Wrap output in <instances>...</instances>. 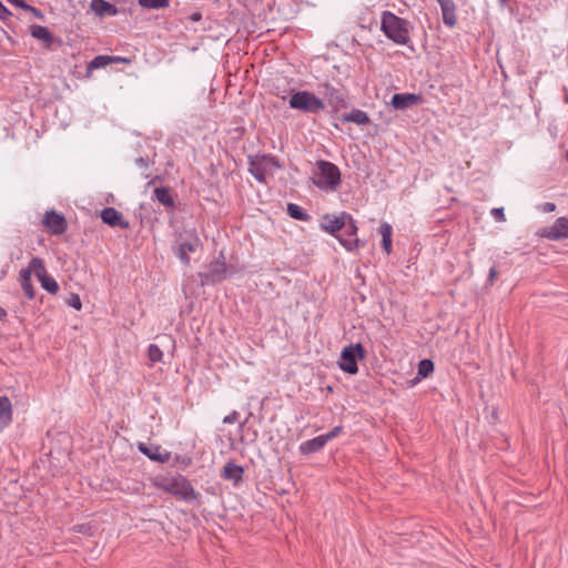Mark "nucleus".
<instances>
[{"label":"nucleus","instance_id":"5701e85b","mask_svg":"<svg viewBox=\"0 0 568 568\" xmlns=\"http://www.w3.org/2000/svg\"><path fill=\"white\" fill-rule=\"evenodd\" d=\"M226 265L223 261L215 260L209 265V274L213 281H220L225 277Z\"/></svg>","mask_w":568,"mask_h":568},{"label":"nucleus","instance_id":"f704fd0d","mask_svg":"<svg viewBox=\"0 0 568 568\" xmlns=\"http://www.w3.org/2000/svg\"><path fill=\"white\" fill-rule=\"evenodd\" d=\"M343 432V427L342 426H335L331 432H328L327 434H323V437L325 438V442L326 444L337 437L341 433Z\"/></svg>","mask_w":568,"mask_h":568},{"label":"nucleus","instance_id":"a18cd8bd","mask_svg":"<svg viewBox=\"0 0 568 568\" xmlns=\"http://www.w3.org/2000/svg\"><path fill=\"white\" fill-rule=\"evenodd\" d=\"M201 18V14L200 13H195L192 16V20L196 21Z\"/></svg>","mask_w":568,"mask_h":568},{"label":"nucleus","instance_id":"20e7f679","mask_svg":"<svg viewBox=\"0 0 568 568\" xmlns=\"http://www.w3.org/2000/svg\"><path fill=\"white\" fill-rule=\"evenodd\" d=\"M175 244V254L185 266L190 265V253L196 252L202 246V242L195 229L180 232L176 236Z\"/></svg>","mask_w":568,"mask_h":568},{"label":"nucleus","instance_id":"aec40b11","mask_svg":"<svg viewBox=\"0 0 568 568\" xmlns=\"http://www.w3.org/2000/svg\"><path fill=\"white\" fill-rule=\"evenodd\" d=\"M342 120L344 122H352L358 125H365L369 123L368 114L359 109H353L351 112L343 115Z\"/></svg>","mask_w":568,"mask_h":568},{"label":"nucleus","instance_id":"37998d69","mask_svg":"<svg viewBox=\"0 0 568 568\" xmlns=\"http://www.w3.org/2000/svg\"><path fill=\"white\" fill-rule=\"evenodd\" d=\"M7 316V311L0 306V320L4 318Z\"/></svg>","mask_w":568,"mask_h":568},{"label":"nucleus","instance_id":"b1692460","mask_svg":"<svg viewBox=\"0 0 568 568\" xmlns=\"http://www.w3.org/2000/svg\"><path fill=\"white\" fill-rule=\"evenodd\" d=\"M31 34H32L33 38L42 40L43 42H45L47 45H51L52 42H53V37H52L51 32L49 31V29L47 27L38 26V24L32 26L31 27Z\"/></svg>","mask_w":568,"mask_h":568},{"label":"nucleus","instance_id":"a19ab883","mask_svg":"<svg viewBox=\"0 0 568 568\" xmlns=\"http://www.w3.org/2000/svg\"><path fill=\"white\" fill-rule=\"evenodd\" d=\"M541 209H542V212L550 213L556 210V204L552 202H546L542 204Z\"/></svg>","mask_w":568,"mask_h":568},{"label":"nucleus","instance_id":"c03bdc74","mask_svg":"<svg viewBox=\"0 0 568 568\" xmlns=\"http://www.w3.org/2000/svg\"><path fill=\"white\" fill-rule=\"evenodd\" d=\"M343 233L338 234L337 236H344L345 239H352L353 236L351 234L345 233L344 230H342Z\"/></svg>","mask_w":568,"mask_h":568},{"label":"nucleus","instance_id":"f3484780","mask_svg":"<svg viewBox=\"0 0 568 568\" xmlns=\"http://www.w3.org/2000/svg\"><path fill=\"white\" fill-rule=\"evenodd\" d=\"M12 420V405L7 396H0V430L4 429Z\"/></svg>","mask_w":568,"mask_h":568},{"label":"nucleus","instance_id":"c85d7f7f","mask_svg":"<svg viewBox=\"0 0 568 568\" xmlns=\"http://www.w3.org/2000/svg\"><path fill=\"white\" fill-rule=\"evenodd\" d=\"M139 4L148 9H164L168 8L169 0H138Z\"/></svg>","mask_w":568,"mask_h":568},{"label":"nucleus","instance_id":"a211bd4d","mask_svg":"<svg viewBox=\"0 0 568 568\" xmlns=\"http://www.w3.org/2000/svg\"><path fill=\"white\" fill-rule=\"evenodd\" d=\"M326 445L323 435L303 442L300 446V452L304 455H310L320 452Z\"/></svg>","mask_w":568,"mask_h":568},{"label":"nucleus","instance_id":"f8f14e48","mask_svg":"<svg viewBox=\"0 0 568 568\" xmlns=\"http://www.w3.org/2000/svg\"><path fill=\"white\" fill-rule=\"evenodd\" d=\"M43 224L53 235H60L67 230L64 216L53 210L45 213Z\"/></svg>","mask_w":568,"mask_h":568},{"label":"nucleus","instance_id":"1a4fd4ad","mask_svg":"<svg viewBox=\"0 0 568 568\" xmlns=\"http://www.w3.org/2000/svg\"><path fill=\"white\" fill-rule=\"evenodd\" d=\"M540 235L551 241L568 239V219L558 217L551 226L542 229Z\"/></svg>","mask_w":568,"mask_h":568},{"label":"nucleus","instance_id":"9b49d317","mask_svg":"<svg viewBox=\"0 0 568 568\" xmlns=\"http://www.w3.org/2000/svg\"><path fill=\"white\" fill-rule=\"evenodd\" d=\"M100 216L103 223L111 227H120L122 230H128L130 227L129 221L125 220L123 214L114 207L103 209Z\"/></svg>","mask_w":568,"mask_h":568},{"label":"nucleus","instance_id":"9d476101","mask_svg":"<svg viewBox=\"0 0 568 568\" xmlns=\"http://www.w3.org/2000/svg\"><path fill=\"white\" fill-rule=\"evenodd\" d=\"M322 88V94L327 100V103L334 108L339 109L346 106V97L344 92L335 87H333L329 83H323L321 85Z\"/></svg>","mask_w":568,"mask_h":568},{"label":"nucleus","instance_id":"79ce46f5","mask_svg":"<svg viewBox=\"0 0 568 568\" xmlns=\"http://www.w3.org/2000/svg\"><path fill=\"white\" fill-rule=\"evenodd\" d=\"M496 275H497L496 267H491V268L489 270V281H490V282H493V281H494V278L496 277Z\"/></svg>","mask_w":568,"mask_h":568},{"label":"nucleus","instance_id":"ea45409f","mask_svg":"<svg viewBox=\"0 0 568 568\" xmlns=\"http://www.w3.org/2000/svg\"><path fill=\"white\" fill-rule=\"evenodd\" d=\"M135 163L141 169H148L150 166L149 158L140 156L139 159H136Z\"/></svg>","mask_w":568,"mask_h":568},{"label":"nucleus","instance_id":"6e6552de","mask_svg":"<svg viewBox=\"0 0 568 568\" xmlns=\"http://www.w3.org/2000/svg\"><path fill=\"white\" fill-rule=\"evenodd\" d=\"M276 164L274 158L268 155H262L256 158H250L248 172L258 181L264 183L266 176L270 173V165Z\"/></svg>","mask_w":568,"mask_h":568},{"label":"nucleus","instance_id":"58836bf2","mask_svg":"<svg viewBox=\"0 0 568 568\" xmlns=\"http://www.w3.org/2000/svg\"><path fill=\"white\" fill-rule=\"evenodd\" d=\"M239 416H240L239 413L236 410H234L223 418V423L224 424H233L237 420Z\"/></svg>","mask_w":568,"mask_h":568},{"label":"nucleus","instance_id":"4be33fe9","mask_svg":"<svg viewBox=\"0 0 568 568\" xmlns=\"http://www.w3.org/2000/svg\"><path fill=\"white\" fill-rule=\"evenodd\" d=\"M379 233L382 235V247L389 254L392 252V234L393 229L388 223H382L379 226Z\"/></svg>","mask_w":568,"mask_h":568},{"label":"nucleus","instance_id":"bb28decb","mask_svg":"<svg viewBox=\"0 0 568 568\" xmlns=\"http://www.w3.org/2000/svg\"><path fill=\"white\" fill-rule=\"evenodd\" d=\"M28 267L31 270V272L36 273V276L38 278H40V276L47 274L44 263L40 257H32Z\"/></svg>","mask_w":568,"mask_h":568},{"label":"nucleus","instance_id":"f03ea898","mask_svg":"<svg viewBox=\"0 0 568 568\" xmlns=\"http://www.w3.org/2000/svg\"><path fill=\"white\" fill-rule=\"evenodd\" d=\"M410 22L396 16L392 11H383L381 16V31L384 36L398 45H409Z\"/></svg>","mask_w":568,"mask_h":568},{"label":"nucleus","instance_id":"7c9ffc66","mask_svg":"<svg viewBox=\"0 0 568 568\" xmlns=\"http://www.w3.org/2000/svg\"><path fill=\"white\" fill-rule=\"evenodd\" d=\"M148 357L152 363L161 362L163 358V352L156 344H150L148 347Z\"/></svg>","mask_w":568,"mask_h":568},{"label":"nucleus","instance_id":"4468645a","mask_svg":"<svg viewBox=\"0 0 568 568\" xmlns=\"http://www.w3.org/2000/svg\"><path fill=\"white\" fill-rule=\"evenodd\" d=\"M90 8L100 18L114 17L119 13L116 6L105 0H91Z\"/></svg>","mask_w":568,"mask_h":568},{"label":"nucleus","instance_id":"412c9836","mask_svg":"<svg viewBox=\"0 0 568 568\" xmlns=\"http://www.w3.org/2000/svg\"><path fill=\"white\" fill-rule=\"evenodd\" d=\"M139 449L142 454L148 456L151 460L164 463L169 459V454H162L160 447H149L145 444H140Z\"/></svg>","mask_w":568,"mask_h":568},{"label":"nucleus","instance_id":"393cba45","mask_svg":"<svg viewBox=\"0 0 568 568\" xmlns=\"http://www.w3.org/2000/svg\"><path fill=\"white\" fill-rule=\"evenodd\" d=\"M287 213L291 217L306 222L310 220V214L300 205L290 203L287 204Z\"/></svg>","mask_w":568,"mask_h":568},{"label":"nucleus","instance_id":"a878e982","mask_svg":"<svg viewBox=\"0 0 568 568\" xmlns=\"http://www.w3.org/2000/svg\"><path fill=\"white\" fill-rule=\"evenodd\" d=\"M41 283V286L51 294H57L59 291L58 282L50 275L44 274L38 278Z\"/></svg>","mask_w":568,"mask_h":568},{"label":"nucleus","instance_id":"dca6fc26","mask_svg":"<svg viewBox=\"0 0 568 568\" xmlns=\"http://www.w3.org/2000/svg\"><path fill=\"white\" fill-rule=\"evenodd\" d=\"M243 467L234 463H226L222 470L223 478L226 480H232L235 485L243 480Z\"/></svg>","mask_w":568,"mask_h":568},{"label":"nucleus","instance_id":"6ab92c4d","mask_svg":"<svg viewBox=\"0 0 568 568\" xmlns=\"http://www.w3.org/2000/svg\"><path fill=\"white\" fill-rule=\"evenodd\" d=\"M153 200H156L163 206L172 209L174 207V199L171 191L166 186L155 187L152 195Z\"/></svg>","mask_w":568,"mask_h":568},{"label":"nucleus","instance_id":"2eb2a0df","mask_svg":"<svg viewBox=\"0 0 568 568\" xmlns=\"http://www.w3.org/2000/svg\"><path fill=\"white\" fill-rule=\"evenodd\" d=\"M442 14H443V22L449 27L453 28L456 24V6L453 0H442L440 3Z\"/></svg>","mask_w":568,"mask_h":568},{"label":"nucleus","instance_id":"49530a36","mask_svg":"<svg viewBox=\"0 0 568 568\" xmlns=\"http://www.w3.org/2000/svg\"><path fill=\"white\" fill-rule=\"evenodd\" d=\"M160 178L159 176H154L150 182L149 184H154L156 181H159Z\"/></svg>","mask_w":568,"mask_h":568},{"label":"nucleus","instance_id":"2f4dec72","mask_svg":"<svg viewBox=\"0 0 568 568\" xmlns=\"http://www.w3.org/2000/svg\"><path fill=\"white\" fill-rule=\"evenodd\" d=\"M21 285V288L22 291L24 292L26 296L29 298V300H33L34 296H36V291H34V287L32 285V282H23V283H20Z\"/></svg>","mask_w":568,"mask_h":568},{"label":"nucleus","instance_id":"72a5a7b5","mask_svg":"<svg viewBox=\"0 0 568 568\" xmlns=\"http://www.w3.org/2000/svg\"><path fill=\"white\" fill-rule=\"evenodd\" d=\"M10 3H12L14 7L17 8H21L23 10H32L33 12H36L37 14L39 13V11L34 8H32L31 6H29L26 0H8Z\"/></svg>","mask_w":568,"mask_h":568},{"label":"nucleus","instance_id":"e433bc0d","mask_svg":"<svg viewBox=\"0 0 568 568\" xmlns=\"http://www.w3.org/2000/svg\"><path fill=\"white\" fill-rule=\"evenodd\" d=\"M31 270L29 267L27 268H22L19 273V282L20 283H23V282H30L31 281Z\"/></svg>","mask_w":568,"mask_h":568},{"label":"nucleus","instance_id":"ddd939ff","mask_svg":"<svg viewBox=\"0 0 568 568\" xmlns=\"http://www.w3.org/2000/svg\"><path fill=\"white\" fill-rule=\"evenodd\" d=\"M420 101V97L414 93H396L392 97L390 104L396 110H406Z\"/></svg>","mask_w":568,"mask_h":568},{"label":"nucleus","instance_id":"cd10ccee","mask_svg":"<svg viewBox=\"0 0 568 568\" xmlns=\"http://www.w3.org/2000/svg\"><path fill=\"white\" fill-rule=\"evenodd\" d=\"M112 61L111 57L108 55H97L94 59L90 61L88 64V70H95L103 67H106Z\"/></svg>","mask_w":568,"mask_h":568},{"label":"nucleus","instance_id":"473e14b6","mask_svg":"<svg viewBox=\"0 0 568 568\" xmlns=\"http://www.w3.org/2000/svg\"><path fill=\"white\" fill-rule=\"evenodd\" d=\"M67 303L77 311H80L82 307V303L78 294H71Z\"/></svg>","mask_w":568,"mask_h":568},{"label":"nucleus","instance_id":"c756f323","mask_svg":"<svg viewBox=\"0 0 568 568\" xmlns=\"http://www.w3.org/2000/svg\"><path fill=\"white\" fill-rule=\"evenodd\" d=\"M434 371V363L430 359H422L418 364L417 375L422 378L427 377Z\"/></svg>","mask_w":568,"mask_h":568},{"label":"nucleus","instance_id":"39448f33","mask_svg":"<svg viewBox=\"0 0 568 568\" xmlns=\"http://www.w3.org/2000/svg\"><path fill=\"white\" fill-rule=\"evenodd\" d=\"M341 183V171L332 162L317 161V173L314 184L321 190L335 191Z\"/></svg>","mask_w":568,"mask_h":568},{"label":"nucleus","instance_id":"7ed1b4c3","mask_svg":"<svg viewBox=\"0 0 568 568\" xmlns=\"http://www.w3.org/2000/svg\"><path fill=\"white\" fill-rule=\"evenodd\" d=\"M156 486L186 503L195 501L200 497V494L195 491L190 480L183 475L162 478L156 483Z\"/></svg>","mask_w":568,"mask_h":568},{"label":"nucleus","instance_id":"423d86ee","mask_svg":"<svg viewBox=\"0 0 568 568\" xmlns=\"http://www.w3.org/2000/svg\"><path fill=\"white\" fill-rule=\"evenodd\" d=\"M291 109L305 113H318L324 109V102L310 91H297L292 94L288 101Z\"/></svg>","mask_w":568,"mask_h":568},{"label":"nucleus","instance_id":"4c0bfd02","mask_svg":"<svg viewBox=\"0 0 568 568\" xmlns=\"http://www.w3.org/2000/svg\"><path fill=\"white\" fill-rule=\"evenodd\" d=\"M11 16L10 10L0 1V20L7 21Z\"/></svg>","mask_w":568,"mask_h":568},{"label":"nucleus","instance_id":"f257e3e1","mask_svg":"<svg viewBox=\"0 0 568 568\" xmlns=\"http://www.w3.org/2000/svg\"><path fill=\"white\" fill-rule=\"evenodd\" d=\"M321 227L335 237L338 235V232L344 230L345 233L351 234L353 237L345 239L344 236H337L338 242L349 252L357 248L359 242L357 237V226L352 215L346 213H343L341 216L326 215L323 217Z\"/></svg>","mask_w":568,"mask_h":568},{"label":"nucleus","instance_id":"c9c22d12","mask_svg":"<svg viewBox=\"0 0 568 568\" xmlns=\"http://www.w3.org/2000/svg\"><path fill=\"white\" fill-rule=\"evenodd\" d=\"M490 214L498 222H505L506 221V216H505V213H504V207H495V209L491 210Z\"/></svg>","mask_w":568,"mask_h":568},{"label":"nucleus","instance_id":"0eeeda50","mask_svg":"<svg viewBox=\"0 0 568 568\" xmlns=\"http://www.w3.org/2000/svg\"><path fill=\"white\" fill-rule=\"evenodd\" d=\"M365 357V349L361 343L345 346L341 353L339 368L348 374L358 372L357 361Z\"/></svg>","mask_w":568,"mask_h":568},{"label":"nucleus","instance_id":"de8ad7c7","mask_svg":"<svg viewBox=\"0 0 568 568\" xmlns=\"http://www.w3.org/2000/svg\"><path fill=\"white\" fill-rule=\"evenodd\" d=\"M507 0H500L501 3H505Z\"/></svg>","mask_w":568,"mask_h":568}]
</instances>
